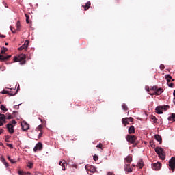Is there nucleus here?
<instances>
[{"label":"nucleus","mask_w":175,"mask_h":175,"mask_svg":"<svg viewBox=\"0 0 175 175\" xmlns=\"http://www.w3.org/2000/svg\"><path fill=\"white\" fill-rule=\"evenodd\" d=\"M27 56L25 54H21L18 56H15L14 57V62H20L21 65H25V62H27L25 60Z\"/></svg>","instance_id":"nucleus-1"},{"label":"nucleus","mask_w":175,"mask_h":175,"mask_svg":"<svg viewBox=\"0 0 175 175\" xmlns=\"http://www.w3.org/2000/svg\"><path fill=\"white\" fill-rule=\"evenodd\" d=\"M126 140L131 144H135V143H136V141L137 140V137H136V135H127L126 136Z\"/></svg>","instance_id":"nucleus-2"},{"label":"nucleus","mask_w":175,"mask_h":175,"mask_svg":"<svg viewBox=\"0 0 175 175\" xmlns=\"http://www.w3.org/2000/svg\"><path fill=\"white\" fill-rule=\"evenodd\" d=\"M169 166L172 172L175 170V157H172L169 161Z\"/></svg>","instance_id":"nucleus-3"},{"label":"nucleus","mask_w":175,"mask_h":175,"mask_svg":"<svg viewBox=\"0 0 175 175\" xmlns=\"http://www.w3.org/2000/svg\"><path fill=\"white\" fill-rule=\"evenodd\" d=\"M6 128H7L8 131L9 132V133H10V135H13V133H14V125H13L11 123H8L6 125Z\"/></svg>","instance_id":"nucleus-4"},{"label":"nucleus","mask_w":175,"mask_h":175,"mask_svg":"<svg viewBox=\"0 0 175 175\" xmlns=\"http://www.w3.org/2000/svg\"><path fill=\"white\" fill-rule=\"evenodd\" d=\"M85 169L87 172H90V173H95L96 172V168L93 165H85Z\"/></svg>","instance_id":"nucleus-5"},{"label":"nucleus","mask_w":175,"mask_h":175,"mask_svg":"<svg viewBox=\"0 0 175 175\" xmlns=\"http://www.w3.org/2000/svg\"><path fill=\"white\" fill-rule=\"evenodd\" d=\"M21 125L22 130L24 132H27L28 129H29V124H28V123H27L26 122H23L21 124Z\"/></svg>","instance_id":"nucleus-6"},{"label":"nucleus","mask_w":175,"mask_h":175,"mask_svg":"<svg viewBox=\"0 0 175 175\" xmlns=\"http://www.w3.org/2000/svg\"><path fill=\"white\" fill-rule=\"evenodd\" d=\"M43 148V144H42V143L38 142L36 146L33 148V151L34 152H36V151H38V150L39 151H42V149Z\"/></svg>","instance_id":"nucleus-7"},{"label":"nucleus","mask_w":175,"mask_h":175,"mask_svg":"<svg viewBox=\"0 0 175 175\" xmlns=\"http://www.w3.org/2000/svg\"><path fill=\"white\" fill-rule=\"evenodd\" d=\"M163 92V89L162 88H157L155 92L153 93L149 92V95H161Z\"/></svg>","instance_id":"nucleus-8"},{"label":"nucleus","mask_w":175,"mask_h":175,"mask_svg":"<svg viewBox=\"0 0 175 175\" xmlns=\"http://www.w3.org/2000/svg\"><path fill=\"white\" fill-rule=\"evenodd\" d=\"M29 44V42L28 40H26L23 45H22L21 47L18 49V50H27L28 49V46Z\"/></svg>","instance_id":"nucleus-9"},{"label":"nucleus","mask_w":175,"mask_h":175,"mask_svg":"<svg viewBox=\"0 0 175 175\" xmlns=\"http://www.w3.org/2000/svg\"><path fill=\"white\" fill-rule=\"evenodd\" d=\"M152 168L153 169V170H159V169H161V164L160 163H154L152 164Z\"/></svg>","instance_id":"nucleus-10"},{"label":"nucleus","mask_w":175,"mask_h":175,"mask_svg":"<svg viewBox=\"0 0 175 175\" xmlns=\"http://www.w3.org/2000/svg\"><path fill=\"white\" fill-rule=\"evenodd\" d=\"M59 165L62 167V170H64V171L66 170L65 167L68 166V163H66V161H65V160L60 161L59 163Z\"/></svg>","instance_id":"nucleus-11"},{"label":"nucleus","mask_w":175,"mask_h":175,"mask_svg":"<svg viewBox=\"0 0 175 175\" xmlns=\"http://www.w3.org/2000/svg\"><path fill=\"white\" fill-rule=\"evenodd\" d=\"M85 11H87L91 7V1H88L85 5H82Z\"/></svg>","instance_id":"nucleus-12"},{"label":"nucleus","mask_w":175,"mask_h":175,"mask_svg":"<svg viewBox=\"0 0 175 175\" xmlns=\"http://www.w3.org/2000/svg\"><path fill=\"white\" fill-rule=\"evenodd\" d=\"M11 57L12 55L5 56L3 55H0V61H8V59H9V58H10Z\"/></svg>","instance_id":"nucleus-13"},{"label":"nucleus","mask_w":175,"mask_h":175,"mask_svg":"<svg viewBox=\"0 0 175 175\" xmlns=\"http://www.w3.org/2000/svg\"><path fill=\"white\" fill-rule=\"evenodd\" d=\"M122 122L124 126H126V125H129V120H128V118H123L122 119Z\"/></svg>","instance_id":"nucleus-14"},{"label":"nucleus","mask_w":175,"mask_h":175,"mask_svg":"<svg viewBox=\"0 0 175 175\" xmlns=\"http://www.w3.org/2000/svg\"><path fill=\"white\" fill-rule=\"evenodd\" d=\"M155 139L159 142V144H162V137L161 135L157 134L154 135Z\"/></svg>","instance_id":"nucleus-15"},{"label":"nucleus","mask_w":175,"mask_h":175,"mask_svg":"<svg viewBox=\"0 0 175 175\" xmlns=\"http://www.w3.org/2000/svg\"><path fill=\"white\" fill-rule=\"evenodd\" d=\"M144 166V163L143 162V160H139L137 163V167H139V169H143V167Z\"/></svg>","instance_id":"nucleus-16"},{"label":"nucleus","mask_w":175,"mask_h":175,"mask_svg":"<svg viewBox=\"0 0 175 175\" xmlns=\"http://www.w3.org/2000/svg\"><path fill=\"white\" fill-rule=\"evenodd\" d=\"M154 150L155 152L158 154V155L159 154H161L162 152H163V148H162L157 147Z\"/></svg>","instance_id":"nucleus-17"},{"label":"nucleus","mask_w":175,"mask_h":175,"mask_svg":"<svg viewBox=\"0 0 175 175\" xmlns=\"http://www.w3.org/2000/svg\"><path fill=\"white\" fill-rule=\"evenodd\" d=\"M129 135H133L135 133V126H131L129 128Z\"/></svg>","instance_id":"nucleus-18"},{"label":"nucleus","mask_w":175,"mask_h":175,"mask_svg":"<svg viewBox=\"0 0 175 175\" xmlns=\"http://www.w3.org/2000/svg\"><path fill=\"white\" fill-rule=\"evenodd\" d=\"M162 107H156V111L157 114H163V112L162 111Z\"/></svg>","instance_id":"nucleus-19"},{"label":"nucleus","mask_w":175,"mask_h":175,"mask_svg":"<svg viewBox=\"0 0 175 175\" xmlns=\"http://www.w3.org/2000/svg\"><path fill=\"white\" fill-rule=\"evenodd\" d=\"M0 120L1 122H4V124L6 122V116L5 114H0Z\"/></svg>","instance_id":"nucleus-20"},{"label":"nucleus","mask_w":175,"mask_h":175,"mask_svg":"<svg viewBox=\"0 0 175 175\" xmlns=\"http://www.w3.org/2000/svg\"><path fill=\"white\" fill-rule=\"evenodd\" d=\"M125 161L126 162L128 163V165H129L131 163V162H132V157L131 156H127L125 158Z\"/></svg>","instance_id":"nucleus-21"},{"label":"nucleus","mask_w":175,"mask_h":175,"mask_svg":"<svg viewBox=\"0 0 175 175\" xmlns=\"http://www.w3.org/2000/svg\"><path fill=\"white\" fill-rule=\"evenodd\" d=\"M124 170L126 172H128V173H131L132 172V169L129 167V164H126V166L124 167Z\"/></svg>","instance_id":"nucleus-22"},{"label":"nucleus","mask_w":175,"mask_h":175,"mask_svg":"<svg viewBox=\"0 0 175 175\" xmlns=\"http://www.w3.org/2000/svg\"><path fill=\"white\" fill-rule=\"evenodd\" d=\"M159 158H161L163 161H165V159H166V156L165 155V153L163 152L159 154Z\"/></svg>","instance_id":"nucleus-23"},{"label":"nucleus","mask_w":175,"mask_h":175,"mask_svg":"<svg viewBox=\"0 0 175 175\" xmlns=\"http://www.w3.org/2000/svg\"><path fill=\"white\" fill-rule=\"evenodd\" d=\"M168 121H175V113H172L170 117H168Z\"/></svg>","instance_id":"nucleus-24"},{"label":"nucleus","mask_w":175,"mask_h":175,"mask_svg":"<svg viewBox=\"0 0 175 175\" xmlns=\"http://www.w3.org/2000/svg\"><path fill=\"white\" fill-rule=\"evenodd\" d=\"M158 87L157 86H153L152 88H148L147 91L148 92H150V91H154V92L157 91Z\"/></svg>","instance_id":"nucleus-25"},{"label":"nucleus","mask_w":175,"mask_h":175,"mask_svg":"<svg viewBox=\"0 0 175 175\" xmlns=\"http://www.w3.org/2000/svg\"><path fill=\"white\" fill-rule=\"evenodd\" d=\"M165 79H167V83H169L172 80V77L170 75H165Z\"/></svg>","instance_id":"nucleus-26"},{"label":"nucleus","mask_w":175,"mask_h":175,"mask_svg":"<svg viewBox=\"0 0 175 175\" xmlns=\"http://www.w3.org/2000/svg\"><path fill=\"white\" fill-rule=\"evenodd\" d=\"M5 118H7V120H12L13 118V116H12V114L7 113Z\"/></svg>","instance_id":"nucleus-27"},{"label":"nucleus","mask_w":175,"mask_h":175,"mask_svg":"<svg viewBox=\"0 0 175 175\" xmlns=\"http://www.w3.org/2000/svg\"><path fill=\"white\" fill-rule=\"evenodd\" d=\"M6 51H8V48H5L4 46L1 47V54H5Z\"/></svg>","instance_id":"nucleus-28"},{"label":"nucleus","mask_w":175,"mask_h":175,"mask_svg":"<svg viewBox=\"0 0 175 175\" xmlns=\"http://www.w3.org/2000/svg\"><path fill=\"white\" fill-rule=\"evenodd\" d=\"M16 29H20L21 25L20 24V21H18L16 24Z\"/></svg>","instance_id":"nucleus-29"},{"label":"nucleus","mask_w":175,"mask_h":175,"mask_svg":"<svg viewBox=\"0 0 175 175\" xmlns=\"http://www.w3.org/2000/svg\"><path fill=\"white\" fill-rule=\"evenodd\" d=\"M97 148H100V150H103V148H104V147H103V144H102V143H99V144L98 145H97L96 146Z\"/></svg>","instance_id":"nucleus-30"},{"label":"nucleus","mask_w":175,"mask_h":175,"mask_svg":"<svg viewBox=\"0 0 175 175\" xmlns=\"http://www.w3.org/2000/svg\"><path fill=\"white\" fill-rule=\"evenodd\" d=\"M25 16L26 17V23H27V24H29V16L28 14H25Z\"/></svg>","instance_id":"nucleus-31"},{"label":"nucleus","mask_w":175,"mask_h":175,"mask_svg":"<svg viewBox=\"0 0 175 175\" xmlns=\"http://www.w3.org/2000/svg\"><path fill=\"white\" fill-rule=\"evenodd\" d=\"M1 109L3 111H8V108H6V107H5L3 105H1Z\"/></svg>","instance_id":"nucleus-32"},{"label":"nucleus","mask_w":175,"mask_h":175,"mask_svg":"<svg viewBox=\"0 0 175 175\" xmlns=\"http://www.w3.org/2000/svg\"><path fill=\"white\" fill-rule=\"evenodd\" d=\"M27 167H29V169H32V167H33V163H31V162H29L27 163Z\"/></svg>","instance_id":"nucleus-33"},{"label":"nucleus","mask_w":175,"mask_h":175,"mask_svg":"<svg viewBox=\"0 0 175 175\" xmlns=\"http://www.w3.org/2000/svg\"><path fill=\"white\" fill-rule=\"evenodd\" d=\"M151 120H153V122H154V124H157V121H158V120L157 119V118L154 116H151Z\"/></svg>","instance_id":"nucleus-34"},{"label":"nucleus","mask_w":175,"mask_h":175,"mask_svg":"<svg viewBox=\"0 0 175 175\" xmlns=\"http://www.w3.org/2000/svg\"><path fill=\"white\" fill-rule=\"evenodd\" d=\"M122 107L123 110H124L125 111H126L128 110V106H126L125 104H123L122 105Z\"/></svg>","instance_id":"nucleus-35"},{"label":"nucleus","mask_w":175,"mask_h":175,"mask_svg":"<svg viewBox=\"0 0 175 175\" xmlns=\"http://www.w3.org/2000/svg\"><path fill=\"white\" fill-rule=\"evenodd\" d=\"M163 107V109L165 111H166V110H167L170 107V106H169V105H164L163 107Z\"/></svg>","instance_id":"nucleus-36"},{"label":"nucleus","mask_w":175,"mask_h":175,"mask_svg":"<svg viewBox=\"0 0 175 175\" xmlns=\"http://www.w3.org/2000/svg\"><path fill=\"white\" fill-rule=\"evenodd\" d=\"M1 94H3H3H10V93H9V91L3 90L1 92Z\"/></svg>","instance_id":"nucleus-37"},{"label":"nucleus","mask_w":175,"mask_h":175,"mask_svg":"<svg viewBox=\"0 0 175 175\" xmlns=\"http://www.w3.org/2000/svg\"><path fill=\"white\" fill-rule=\"evenodd\" d=\"M10 124H12V125H16V124H17V122H16V120H12L11 122H10Z\"/></svg>","instance_id":"nucleus-38"},{"label":"nucleus","mask_w":175,"mask_h":175,"mask_svg":"<svg viewBox=\"0 0 175 175\" xmlns=\"http://www.w3.org/2000/svg\"><path fill=\"white\" fill-rule=\"evenodd\" d=\"M12 33H16V30L14 29V28H13V27L10 26V27Z\"/></svg>","instance_id":"nucleus-39"},{"label":"nucleus","mask_w":175,"mask_h":175,"mask_svg":"<svg viewBox=\"0 0 175 175\" xmlns=\"http://www.w3.org/2000/svg\"><path fill=\"white\" fill-rule=\"evenodd\" d=\"M42 128H43V126L39 125V126L37 127V129H38V131H40V132H42Z\"/></svg>","instance_id":"nucleus-40"},{"label":"nucleus","mask_w":175,"mask_h":175,"mask_svg":"<svg viewBox=\"0 0 175 175\" xmlns=\"http://www.w3.org/2000/svg\"><path fill=\"white\" fill-rule=\"evenodd\" d=\"M93 159H94V161H98V159H99V157L98 156H96V155H94L93 157Z\"/></svg>","instance_id":"nucleus-41"},{"label":"nucleus","mask_w":175,"mask_h":175,"mask_svg":"<svg viewBox=\"0 0 175 175\" xmlns=\"http://www.w3.org/2000/svg\"><path fill=\"white\" fill-rule=\"evenodd\" d=\"M137 144H139V142L135 141V142L134 144H133V147H136V146H137Z\"/></svg>","instance_id":"nucleus-42"},{"label":"nucleus","mask_w":175,"mask_h":175,"mask_svg":"<svg viewBox=\"0 0 175 175\" xmlns=\"http://www.w3.org/2000/svg\"><path fill=\"white\" fill-rule=\"evenodd\" d=\"M160 69H161V70H163V69H165V65L161 64L160 65Z\"/></svg>","instance_id":"nucleus-43"},{"label":"nucleus","mask_w":175,"mask_h":175,"mask_svg":"<svg viewBox=\"0 0 175 175\" xmlns=\"http://www.w3.org/2000/svg\"><path fill=\"white\" fill-rule=\"evenodd\" d=\"M7 146L10 147V148H13V144H7Z\"/></svg>","instance_id":"nucleus-44"},{"label":"nucleus","mask_w":175,"mask_h":175,"mask_svg":"<svg viewBox=\"0 0 175 175\" xmlns=\"http://www.w3.org/2000/svg\"><path fill=\"white\" fill-rule=\"evenodd\" d=\"M128 120L130 121V122H133V118H132V117L128 118Z\"/></svg>","instance_id":"nucleus-45"},{"label":"nucleus","mask_w":175,"mask_h":175,"mask_svg":"<svg viewBox=\"0 0 175 175\" xmlns=\"http://www.w3.org/2000/svg\"><path fill=\"white\" fill-rule=\"evenodd\" d=\"M1 160L3 163H5V162H6V160L3 157H1Z\"/></svg>","instance_id":"nucleus-46"},{"label":"nucleus","mask_w":175,"mask_h":175,"mask_svg":"<svg viewBox=\"0 0 175 175\" xmlns=\"http://www.w3.org/2000/svg\"><path fill=\"white\" fill-rule=\"evenodd\" d=\"M10 162H11V163H16L17 161L11 159V160H10Z\"/></svg>","instance_id":"nucleus-47"},{"label":"nucleus","mask_w":175,"mask_h":175,"mask_svg":"<svg viewBox=\"0 0 175 175\" xmlns=\"http://www.w3.org/2000/svg\"><path fill=\"white\" fill-rule=\"evenodd\" d=\"M43 135V132L40 131V133L38 135V138L40 139V137H42V135Z\"/></svg>","instance_id":"nucleus-48"},{"label":"nucleus","mask_w":175,"mask_h":175,"mask_svg":"<svg viewBox=\"0 0 175 175\" xmlns=\"http://www.w3.org/2000/svg\"><path fill=\"white\" fill-rule=\"evenodd\" d=\"M173 95L174 96V99H173V103L175 105V90L173 92Z\"/></svg>","instance_id":"nucleus-49"},{"label":"nucleus","mask_w":175,"mask_h":175,"mask_svg":"<svg viewBox=\"0 0 175 175\" xmlns=\"http://www.w3.org/2000/svg\"><path fill=\"white\" fill-rule=\"evenodd\" d=\"M173 83H168V87H170V88H173Z\"/></svg>","instance_id":"nucleus-50"},{"label":"nucleus","mask_w":175,"mask_h":175,"mask_svg":"<svg viewBox=\"0 0 175 175\" xmlns=\"http://www.w3.org/2000/svg\"><path fill=\"white\" fill-rule=\"evenodd\" d=\"M18 174L19 175H24V172H22V171H18Z\"/></svg>","instance_id":"nucleus-51"},{"label":"nucleus","mask_w":175,"mask_h":175,"mask_svg":"<svg viewBox=\"0 0 175 175\" xmlns=\"http://www.w3.org/2000/svg\"><path fill=\"white\" fill-rule=\"evenodd\" d=\"M3 5L5 6V8H8V3H6V2L3 1Z\"/></svg>","instance_id":"nucleus-52"},{"label":"nucleus","mask_w":175,"mask_h":175,"mask_svg":"<svg viewBox=\"0 0 175 175\" xmlns=\"http://www.w3.org/2000/svg\"><path fill=\"white\" fill-rule=\"evenodd\" d=\"M3 132H5V130H3V129H0V135H2V133H3Z\"/></svg>","instance_id":"nucleus-53"},{"label":"nucleus","mask_w":175,"mask_h":175,"mask_svg":"<svg viewBox=\"0 0 175 175\" xmlns=\"http://www.w3.org/2000/svg\"><path fill=\"white\" fill-rule=\"evenodd\" d=\"M3 164L5 165V166L6 167H8V166H9V164H8L6 161H5V162L3 163Z\"/></svg>","instance_id":"nucleus-54"},{"label":"nucleus","mask_w":175,"mask_h":175,"mask_svg":"<svg viewBox=\"0 0 175 175\" xmlns=\"http://www.w3.org/2000/svg\"><path fill=\"white\" fill-rule=\"evenodd\" d=\"M20 105H21V104H19L18 105H15L14 109H18V107H19L18 106H20Z\"/></svg>","instance_id":"nucleus-55"},{"label":"nucleus","mask_w":175,"mask_h":175,"mask_svg":"<svg viewBox=\"0 0 175 175\" xmlns=\"http://www.w3.org/2000/svg\"><path fill=\"white\" fill-rule=\"evenodd\" d=\"M0 126H3V122H2V121L0 120Z\"/></svg>","instance_id":"nucleus-56"},{"label":"nucleus","mask_w":175,"mask_h":175,"mask_svg":"<svg viewBox=\"0 0 175 175\" xmlns=\"http://www.w3.org/2000/svg\"><path fill=\"white\" fill-rule=\"evenodd\" d=\"M0 38H6V36L0 34Z\"/></svg>","instance_id":"nucleus-57"},{"label":"nucleus","mask_w":175,"mask_h":175,"mask_svg":"<svg viewBox=\"0 0 175 175\" xmlns=\"http://www.w3.org/2000/svg\"><path fill=\"white\" fill-rule=\"evenodd\" d=\"M7 158H8V159L10 161L12 160V158H10V156H8Z\"/></svg>","instance_id":"nucleus-58"},{"label":"nucleus","mask_w":175,"mask_h":175,"mask_svg":"<svg viewBox=\"0 0 175 175\" xmlns=\"http://www.w3.org/2000/svg\"><path fill=\"white\" fill-rule=\"evenodd\" d=\"M14 95H16V94H12V93H10V96H14Z\"/></svg>","instance_id":"nucleus-59"},{"label":"nucleus","mask_w":175,"mask_h":175,"mask_svg":"<svg viewBox=\"0 0 175 175\" xmlns=\"http://www.w3.org/2000/svg\"><path fill=\"white\" fill-rule=\"evenodd\" d=\"M5 46H8L9 45V43H8V42H5Z\"/></svg>","instance_id":"nucleus-60"},{"label":"nucleus","mask_w":175,"mask_h":175,"mask_svg":"<svg viewBox=\"0 0 175 175\" xmlns=\"http://www.w3.org/2000/svg\"><path fill=\"white\" fill-rule=\"evenodd\" d=\"M108 174H109V175H111V174H112L111 172H109Z\"/></svg>","instance_id":"nucleus-61"},{"label":"nucleus","mask_w":175,"mask_h":175,"mask_svg":"<svg viewBox=\"0 0 175 175\" xmlns=\"http://www.w3.org/2000/svg\"><path fill=\"white\" fill-rule=\"evenodd\" d=\"M118 1H119V0H116L117 3H118Z\"/></svg>","instance_id":"nucleus-62"},{"label":"nucleus","mask_w":175,"mask_h":175,"mask_svg":"<svg viewBox=\"0 0 175 175\" xmlns=\"http://www.w3.org/2000/svg\"><path fill=\"white\" fill-rule=\"evenodd\" d=\"M175 79H172V81H174Z\"/></svg>","instance_id":"nucleus-63"},{"label":"nucleus","mask_w":175,"mask_h":175,"mask_svg":"<svg viewBox=\"0 0 175 175\" xmlns=\"http://www.w3.org/2000/svg\"><path fill=\"white\" fill-rule=\"evenodd\" d=\"M133 166H136L135 164H133Z\"/></svg>","instance_id":"nucleus-64"}]
</instances>
